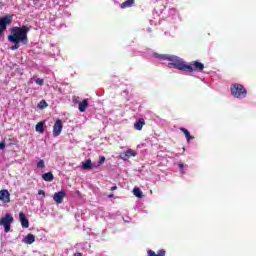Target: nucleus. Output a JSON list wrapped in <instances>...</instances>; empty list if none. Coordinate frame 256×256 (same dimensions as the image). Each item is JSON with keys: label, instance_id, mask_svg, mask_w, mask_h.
I'll list each match as a JSON object with an SVG mask.
<instances>
[{"label": "nucleus", "instance_id": "obj_1", "mask_svg": "<svg viewBox=\"0 0 256 256\" xmlns=\"http://www.w3.org/2000/svg\"><path fill=\"white\" fill-rule=\"evenodd\" d=\"M155 57L160 59V61H171L168 64L169 67L178 69V71H184L185 73H193L194 71H203L205 69V65L199 61H192L188 64L183 58L169 54H156Z\"/></svg>", "mask_w": 256, "mask_h": 256}, {"label": "nucleus", "instance_id": "obj_2", "mask_svg": "<svg viewBox=\"0 0 256 256\" xmlns=\"http://www.w3.org/2000/svg\"><path fill=\"white\" fill-rule=\"evenodd\" d=\"M29 31H31V27L27 25H23L21 27L14 26L10 29V35H8V41L10 43H22V45H28Z\"/></svg>", "mask_w": 256, "mask_h": 256}, {"label": "nucleus", "instance_id": "obj_3", "mask_svg": "<svg viewBox=\"0 0 256 256\" xmlns=\"http://www.w3.org/2000/svg\"><path fill=\"white\" fill-rule=\"evenodd\" d=\"M230 93L232 97H235V99H245L247 97V89H245V86L234 83L230 87Z\"/></svg>", "mask_w": 256, "mask_h": 256}, {"label": "nucleus", "instance_id": "obj_4", "mask_svg": "<svg viewBox=\"0 0 256 256\" xmlns=\"http://www.w3.org/2000/svg\"><path fill=\"white\" fill-rule=\"evenodd\" d=\"M13 22V15H5L0 18V37L3 35V32L7 30V25H11Z\"/></svg>", "mask_w": 256, "mask_h": 256}, {"label": "nucleus", "instance_id": "obj_5", "mask_svg": "<svg viewBox=\"0 0 256 256\" xmlns=\"http://www.w3.org/2000/svg\"><path fill=\"white\" fill-rule=\"evenodd\" d=\"M11 223H13V216L9 213L0 219V225L4 227L5 233H9V231H11Z\"/></svg>", "mask_w": 256, "mask_h": 256}, {"label": "nucleus", "instance_id": "obj_6", "mask_svg": "<svg viewBox=\"0 0 256 256\" xmlns=\"http://www.w3.org/2000/svg\"><path fill=\"white\" fill-rule=\"evenodd\" d=\"M61 131H63V122L61 119H57L53 126V136L59 137V135H61Z\"/></svg>", "mask_w": 256, "mask_h": 256}, {"label": "nucleus", "instance_id": "obj_7", "mask_svg": "<svg viewBox=\"0 0 256 256\" xmlns=\"http://www.w3.org/2000/svg\"><path fill=\"white\" fill-rule=\"evenodd\" d=\"M0 201H2V203H11V194L9 193V190H0Z\"/></svg>", "mask_w": 256, "mask_h": 256}, {"label": "nucleus", "instance_id": "obj_8", "mask_svg": "<svg viewBox=\"0 0 256 256\" xmlns=\"http://www.w3.org/2000/svg\"><path fill=\"white\" fill-rule=\"evenodd\" d=\"M130 157H137V153L133 149H128L126 152L120 154V159L127 161Z\"/></svg>", "mask_w": 256, "mask_h": 256}, {"label": "nucleus", "instance_id": "obj_9", "mask_svg": "<svg viewBox=\"0 0 256 256\" xmlns=\"http://www.w3.org/2000/svg\"><path fill=\"white\" fill-rule=\"evenodd\" d=\"M97 167H99V165L93 164L91 159H87L85 162H82V169H84V171H91V169H97Z\"/></svg>", "mask_w": 256, "mask_h": 256}, {"label": "nucleus", "instance_id": "obj_10", "mask_svg": "<svg viewBox=\"0 0 256 256\" xmlns=\"http://www.w3.org/2000/svg\"><path fill=\"white\" fill-rule=\"evenodd\" d=\"M19 220L24 229H29V219H27V215H25V213H19Z\"/></svg>", "mask_w": 256, "mask_h": 256}, {"label": "nucleus", "instance_id": "obj_11", "mask_svg": "<svg viewBox=\"0 0 256 256\" xmlns=\"http://www.w3.org/2000/svg\"><path fill=\"white\" fill-rule=\"evenodd\" d=\"M65 191L56 192L53 196L55 203L61 204L63 203V199H65Z\"/></svg>", "mask_w": 256, "mask_h": 256}, {"label": "nucleus", "instance_id": "obj_12", "mask_svg": "<svg viewBox=\"0 0 256 256\" xmlns=\"http://www.w3.org/2000/svg\"><path fill=\"white\" fill-rule=\"evenodd\" d=\"M87 107H89V101H87V99L83 100L78 104V109L80 113H85L87 111Z\"/></svg>", "mask_w": 256, "mask_h": 256}, {"label": "nucleus", "instance_id": "obj_13", "mask_svg": "<svg viewBox=\"0 0 256 256\" xmlns=\"http://www.w3.org/2000/svg\"><path fill=\"white\" fill-rule=\"evenodd\" d=\"M24 243H26V245H33V243H35V235L27 234L24 238Z\"/></svg>", "mask_w": 256, "mask_h": 256}, {"label": "nucleus", "instance_id": "obj_14", "mask_svg": "<svg viewBox=\"0 0 256 256\" xmlns=\"http://www.w3.org/2000/svg\"><path fill=\"white\" fill-rule=\"evenodd\" d=\"M145 125V119L140 118L135 124L134 128L136 131H141L143 129V126Z\"/></svg>", "mask_w": 256, "mask_h": 256}, {"label": "nucleus", "instance_id": "obj_15", "mask_svg": "<svg viewBox=\"0 0 256 256\" xmlns=\"http://www.w3.org/2000/svg\"><path fill=\"white\" fill-rule=\"evenodd\" d=\"M166 252L164 249H160L157 253L153 250H148L147 255L148 256H165Z\"/></svg>", "mask_w": 256, "mask_h": 256}, {"label": "nucleus", "instance_id": "obj_16", "mask_svg": "<svg viewBox=\"0 0 256 256\" xmlns=\"http://www.w3.org/2000/svg\"><path fill=\"white\" fill-rule=\"evenodd\" d=\"M133 5H135V0H126L120 5V7L121 9H128L129 7H133Z\"/></svg>", "mask_w": 256, "mask_h": 256}, {"label": "nucleus", "instance_id": "obj_17", "mask_svg": "<svg viewBox=\"0 0 256 256\" xmlns=\"http://www.w3.org/2000/svg\"><path fill=\"white\" fill-rule=\"evenodd\" d=\"M180 131H181L182 133H184V135H185V137H186V139H187L188 142L191 141V139H195V137L191 136V133H190L189 130H187L186 128L181 127V128H180Z\"/></svg>", "mask_w": 256, "mask_h": 256}, {"label": "nucleus", "instance_id": "obj_18", "mask_svg": "<svg viewBox=\"0 0 256 256\" xmlns=\"http://www.w3.org/2000/svg\"><path fill=\"white\" fill-rule=\"evenodd\" d=\"M42 179L44 181L51 182V181H53V179H55V177L53 176L52 172H47V173L42 175Z\"/></svg>", "mask_w": 256, "mask_h": 256}, {"label": "nucleus", "instance_id": "obj_19", "mask_svg": "<svg viewBox=\"0 0 256 256\" xmlns=\"http://www.w3.org/2000/svg\"><path fill=\"white\" fill-rule=\"evenodd\" d=\"M133 193H134L135 197H138V199H142L143 198V192L141 191L140 188L135 187L133 189Z\"/></svg>", "mask_w": 256, "mask_h": 256}, {"label": "nucleus", "instance_id": "obj_20", "mask_svg": "<svg viewBox=\"0 0 256 256\" xmlns=\"http://www.w3.org/2000/svg\"><path fill=\"white\" fill-rule=\"evenodd\" d=\"M44 123L43 122H39L37 125H36V131L38 133H44Z\"/></svg>", "mask_w": 256, "mask_h": 256}, {"label": "nucleus", "instance_id": "obj_21", "mask_svg": "<svg viewBox=\"0 0 256 256\" xmlns=\"http://www.w3.org/2000/svg\"><path fill=\"white\" fill-rule=\"evenodd\" d=\"M49 105L47 104V101L42 100L39 104L38 107L39 109H45V107H48Z\"/></svg>", "mask_w": 256, "mask_h": 256}, {"label": "nucleus", "instance_id": "obj_22", "mask_svg": "<svg viewBox=\"0 0 256 256\" xmlns=\"http://www.w3.org/2000/svg\"><path fill=\"white\" fill-rule=\"evenodd\" d=\"M12 43H14V45L10 47L11 51H17V49H19L20 47L19 43L21 42H12Z\"/></svg>", "mask_w": 256, "mask_h": 256}, {"label": "nucleus", "instance_id": "obj_23", "mask_svg": "<svg viewBox=\"0 0 256 256\" xmlns=\"http://www.w3.org/2000/svg\"><path fill=\"white\" fill-rule=\"evenodd\" d=\"M37 169H45V161L40 160V161L37 163Z\"/></svg>", "mask_w": 256, "mask_h": 256}, {"label": "nucleus", "instance_id": "obj_24", "mask_svg": "<svg viewBox=\"0 0 256 256\" xmlns=\"http://www.w3.org/2000/svg\"><path fill=\"white\" fill-rule=\"evenodd\" d=\"M35 83H36V85L42 86L45 83V81L43 79H41V78H37L35 80Z\"/></svg>", "mask_w": 256, "mask_h": 256}, {"label": "nucleus", "instance_id": "obj_25", "mask_svg": "<svg viewBox=\"0 0 256 256\" xmlns=\"http://www.w3.org/2000/svg\"><path fill=\"white\" fill-rule=\"evenodd\" d=\"M101 163H105V157L104 156L100 157L98 167H99V165H101Z\"/></svg>", "mask_w": 256, "mask_h": 256}, {"label": "nucleus", "instance_id": "obj_26", "mask_svg": "<svg viewBox=\"0 0 256 256\" xmlns=\"http://www.w3.org/2000/svg\"><path fill=\"white\" fill-rule=\"evenodd\" d=\"M5 149V142H0V151H3Z\"/></svg>", "mask_w": 256, "mask_h": 256}, {"label": "nucleus", "instance_id": "obj_27", "mask_svg": "<svg viewBox=\"0 0 256 256\" xmlns=\"http://www.w3.org/2000/svg\"><path fill=\"white\" fill-rule=\"evenodd\" d=\"M38 195H43V197H45V191L39 190V191H38Z\"/></svg>", "mask_w": 256, "mask_h": 256}, {"label": "nucleus", "instance_id": "obj_28", "mask_svg": "<svg viewBox=\"0 0 256 256\" xmlns=\"http://www.w3.org/2000/svg\"><path fill=\"white\" fill-rule=\"evenodd\" d=\"M183 164H179V169H180V171H181V173H185V172H183Z\"/></svg>", "mask_w": 256, "mask_h": 256}, {"label": "nucleus", "instance_id": "obj_29", "mask_svg": "<svg viewBox=\"0 0 256 256\" xmlns=\"http://www.w3.org/2000/svg\"><path fill=\"white\" fill-rule=\"evenodd\" d=\"M110 190H112V191H117V186H112V187L110 188Z\"/></svg>", "mask_w": 256, "mask_h": 256}, {"label": "nucleus", "instance_id": "obj_30", "mask_svg": "<svg viewBox=\"0 0 256 256\" xmlns=\"http://www.w3.org/2000/svg\"><path fill=\"white\" fill-rule=\"evenodd\" d=\"M74 256H83V254H81L80 252H76Z\"/></svg>", "mask_w": 256, "mask_h": 256}, {"label": "nucleus", "instance_id": "obj_31", "mask_svg": "<svg viewBox=\"0 0 256 256\" xmlns=\"http://www.w3.org/2000/svg\"><path fill=\"white\" fill-rule=\"evenodd\" d=\"M108 197H109V199H111V197H113V194L108 195Z\"/></svg>", "mask_w": 256, "mask_h": 256}]
</instances>
